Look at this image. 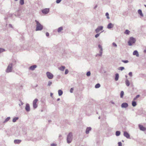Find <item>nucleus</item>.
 Returning a JSON list of instances; mask_svg holds the SVG:
<instances>
[{"mask_svg": "<svg viewBox=\"0 0 146 146\" xmlns=\"http://www.w3.org/2000/svg\"><path fill=\"white\" fill-rule=\"evenodd\" d=\"M36 23V31H41L43 29V26L38 21L36 20H35Z\"/></svg>", "mask_w": 146, "mask_h": 146, "instance_id": "f257e3e1", "label": "nucleus"}, {"mask_svg": "<svg viewBox=\"0 0 146 146\" xmlns=\"http://www.w3.org/2000/svg\"><path fill=\"white\" fill-rule=\"evenodd\" d=\"M72 134L71 132L69 133L67 135V141L68 143H71L72 140Z\"/></svg>", "mask_w": 146, "mask_h": 146, "instance_id": "f03ea898", "label": "nucleus"}, {"mask_svg": "<svg viewBox=\"0 0 146 146\" xmlns=\"http://www.w3.org/2000/svg\"><path fill=\"white\" fill-rule=\"evenodd\" d=\"M136 40L135 38L133 37H131L129 38V41L128 42V43L129 46H131L133 43L135 42Z\"/></svg>", "mask_w": 146, "mask_h": 146, "instance_id": "7ed1b4c3", "label": "nucleus"}, {"mask_svg": "<svg viewBox=\"0 0 146 146\" xmlns=\"http://www.w3.org/2000/svg\"><path fill=\"white\" fill-rule=\"evenodd\" d=\"M12 63H11L9 64L7 67V69L6 70V72L7 73H9L11 72L12 70Z\"/></svg>", "mask_w": 146, "mask_h": 146, "instance_id": "20e7f679", "label": "nucleus"}, {"mask_svg": "<svg viewBox=\"0 0 146 146\" xmlns=\"http://www.w3.org/2000/svg\"><path fill=\"white\" fill-rule=\"evenodd\" d=\"M47 78L50 79H52L53 78V75L50 72H47L46 73Z\"/></svg>", "mask_w": 146, "mask_h": 146, "instance_id": "39448f33", "label": "nucleus"}, {"mask_svg": "<svg viewBox=\"0 0 146 146\" xmlns=\"http://www.w3.org/2000/svg\"><path fill=\"white\" fill-rule=\"evenodd\" d=\"M38 101L37 99L36 98L33 102V106L34 109L36 108L37 107V105L36 103Z\"/></svg>", "mask_w": 146, "mask_h": 146, "instance_id": "423d86ee", "label": "nucleus"}, {"mask_svg": "<svg viewBox=\"0 0 146 146\" xmlns=\"http://www.w3.org/2000/svg\"><path fill=\"white\" fill-rule=\"evenodd\" d=\"M98 47L99 48H100V50L99 51L100 54H97V55L100 56H102V54L103 49H102V46L100 44H99L98 45Z\"/></svg>", "mask_w": 146, "mask_h": 146, "instance_id": "0eeeda50", "label": "nucleus"}, {"mask_svg": "<svg viewBox=\"0 0 146 146\" xmlns=\"http://www.w3.org/2000/svg\"><path fill=\"white\" fill-rule=\"evenodd\" d=\"M103 27L102 26L98 27L95 30V31L96 33H98L100 31L103 30Z\"/></svg>", "mask_w": 146, "mask_h": 146, "instance_id": "6e6552de", "label": "nucleus"}, {"mask_svg": "<svg viewBox=\"0 0 146 146\" xmlns=\"http://www.w3.org/2000/svg\"><path fill=\"white\" fill-rule=\"evenodd\" d=\"M123 135L127 139H130V135L126 131H124L123 132Z\"/></svg>", "mask_w": 146, "mask_h": 146, "instance_id": "1a4fd4ad", "label": "nucleus"}, {"mask_svg": "<svg viewBox=\"0 0 146 146\" xmlns=\"http://www.w3.org/2000/svg\"><path fill=\"white\" fill-rule=\"evenodd\" d=\"M49 8H46L42 10V12L43 13L46 14L49 12Z\"/></svg>", "mask_w": 146, "mask_h": 146, "instance_id": "9d476101", "label": "nucleus"}, {"mask_svg": "<svg viewBox=\"0 0 146 146\" xmlns=\"http://www.w3.org/2000/svg\"><path fill=\"white\" fill-rule=\"evenodd\" d=\"M139 127L140 129L143 131H145L146 130V128L142 125H139Z\"/></svg>", "mask_w": 146, "mask_h": 146, "instance_id": "9b49d317", "label": "nucleus"}, {"mask_svg": "<svg viewBox=\"0 0 146 146\" xmlns=\"http://www.w3.org/2000/svg\"><path fill=\"white\" fill-rule=\"evenodd\" d=\"M25 109L26 111L28 112L30 110V106L29 104H27L25 107Z\"/></svg>", "mask_w": 146, "mask_h": 146, "instance_id": "f8f14e48", "label": "nucleus"}, {"mask_svg": "<svg viewBox=\"0 0 146 146\" xmlns=\"http://www.w3.org/2000/svg\"><path fill=\"white\" fill-rule=\"evenodd\" d=\"M128 106V104L127 103H123L121 105V107L122 108H126Z\"/></svg>", "mask_w": 146, "mask_h": 146, "instance_id": "ddd939ff", "label": "nucleus"}, {"mask_svg": "<svg viewBox=\"0 0 146 146\" xmlns=\"http://www.w3.org/2000/svg\"><path fill=\"white\" fill-rule=\"evenodd\" d=\"M92 130V128L91 127H87L86 129V134H88L89 133V131Z\"/></svg>", "mask_w": 146, "mask_h": 146, "instance_id": "4468645a", "label": "nucleus"}, {"mask_svg": "<svg viewBox=\"0 0 146 146\" xmlns=\"http://www.w3.org/2000/svg\"><path fill=\"white\" fill-rule=\"evenodd\" d=\"M114 25L111 23H109L107 26V28L108 29H111L113 27Z\"/></svg>", "mask_w": 146, "mask_h": 146, "instance_id": "2eb2a0df", "label": "nucleus"}, {"mask_svg": "<svg viewBox=\"0 0 146 146\" xmlns=\"http://www.w3.org/2000/svg\"><path fill=\"white\" fill-rule=\"evenodd\" d=\"M21 140L19 139H15L14 140V142L15 144H19L21 143Z\"/></svg>", "mask_w": 146, "mask_h": 146, "instance_id": "dca6fc26", "label": "nucleus"}, {"mask_svg": "<svg viewBox=\"0 0 146 146\" xmlns=\"http://www.w3.org/2000/svg\"><path fill=\"white\" fill-rule=\"evenodd\" d=\"M133 54L134 55H136L137 57H139V54L138 52L136 50L134 51L133 52Z\"/></svg>", "mask_w": 146, "mask_h": 146, "instance_id": "f3484780", "label": "nucleus"}, {"mask_svg": "<svg viewBox=\"0 0 146 146\" xmlns=\"http://www.w3.org/2000/svg\"><path fill=\"white\" fill-rule=\"evenodd\" d=\"M36 66H37L36 65L32 66L29 67V69L32 70H33L36 67Z\"/></svg>", "mask_w": 146, "mask_h": 146, "instance_id": "a211bd4d", "label": "nucleus"}, {"mask_svg": "<svg viewBox=\"0 0 146 146\" xmlns=\"http://www.w3.org/2000/svg\"><path fill=\"white\" fill-rule=\"evenodd\" d=\"M138 13L141 17H143V14L142 13V11L141 9H139L138 10Z\"/></svg>", "mask_w": 146, "mask_h": 146, "instance_id": "6ab92c4d", "label": "nucleus"}, {"mask_svg": "<svg viewBox=\"0 0 146 146\" xmlns=\"http://www.w3.org/2000/svg\"><path fill=\"white\" fill-rule=\"evenodd\" d=\"M65 68V67L64 66H62L58 68V69L61 71H64Z\"/></svg>", "mask_w": 146, "mask_h": 146, "instance_id": "aec40b11", "label": "nucleus"}, {"mask_svg": "<svg viewBox=\"0 0 146 146\" xmlns=\"http://www.w3.org/2000/svg\"><path fill=\"white\" fill-rule=\"evenodd\" d=\"M119 78V75L118 73H116L115 74V80L117 81L118 80Z\"/></svg>", "mask_w": 146, "mask_h": 146, "instance_id": "412c9836", "label": "nucleus"}, {"mask_svg": "<svg viewBox=\"0 0 146 146\" xmlns=\"http://www.w3.org/2000/svg\"><path fill=\"white\" fill-rule=\"evenodd\" d=\"M125 84L127 86H129L130 85V82L129 81L127 80L126 79L125 81Z\"/></svg>", "mask_w": 146, "mask_h": 146, "instance_id": "4be33fe9", "label": "nucleus"}, {"mask_svg": "<svg viewBox=\"0 0 146 146\" xmlns=\"http://www.w3.org/2000/svg\"><path fill=\"white\" fill-rule=\"evenodd\" d=\"M10 119V117H9L7 118L3 121V123H5L8 121Z\"/></svg>", "mask_w": 146, "mask_h": 146, "instance_id": "5701e85b", "label": "nucleus"}, {"mask_svg": "<svg viewBox=\"0 0 146 146\" xmlns=\"http://www.w3.org/2000/svg\"><path fill=\"white\" fill-rule=\"evenodd\" d=\"M58 95L59 96H61L63 92L62 90H58Z\"/></svg>", "mask_w": 146, "mask_h": 146, "instance_id": "b1692460", "label": "nucleus"}, {"mask_svg": "<svg viewBox=\"0 0 146 146\" xmlns=\"http://www.w3.org/2000/svg\"><path fill=\"white\" fill-rule=\"evenodd\" d=\"M121 133V132L119 131H117L115 132V135L116 136H119Z\"/></svg>", "mask_w": 146, "mask_h": 146, "instance_id": "393cba45", "label": "nucleus"}, {"mask_svg": "<svg viewBox=\"0 0 146 146\" xmlns=\"http://www.w3.org/2000/svg\"><path fill=\"white\" fill-rule=\"evenodd\" d=\"M62 30L63 28L62 27H61L58 28L57 31L58 33H60Z\"/></svg>", "mask_w": 146, "mask_h": 146, "instance_id": "a878e982", "label": "nucleus"}, {"mask_svg": "<svg viewBox=\"0 0 146 146\" xmlns=\"http://www.w3.org/2000/svg\"><path fill=\"white\" fill-rule=\"evenodd\" d=\"M132 105L133 107L137 105L136 102L135 101H133L132 102Z\"/></svg>", "mask_w": 146, "mask_h": 146, "instance_id": "bb28decb", "label": "nucleus"}, {"mask_svg": "<svg viewBox=\"0 0 146 146\" xmlns=\"http://www.w3.org/2000/svg\"><path fill=\"white\" fill-rule=\"evenodd\" d=\"M19 119L18 117H15V118H14L13 119L12 121L13 122H15L16 121L18 120Z\"/></svg>", "mask_w": 146, "mask_h": 146, "instance_id": "cd10ccee", "label": "nucleus"}, {"mask_svg": "<svg viewBox=\"0 0 146 146\" xmlns=\"http://www.w3.org/2000/svg\"><path fill=\"white\" fill-rule=\"evenodd\" d=\"M124 93L123 91H121L120 93V97L121 98H123Z\"/></svg>", "mask_w": 146, "mask_h": 146, "instance_id": "c85d7f7f", "label": "nucleus"}, {"mask_svg": "<svg viewBox=\"0 0 146 146\" xmlns=\"http://www.w3.org/2000/svg\"><path fill=\"white\" fill-rule=\"evenodd\" d=\"M100 85L98 83L95 86V88H98L100 87Z\"/></svg>", "mask_w": 146, "mask_h": 146, "instance_id": "c756f323", "label": "nucleus"}, {"mask_svg": "<svg viewBox=\"0 0 146 146\" xmlns=\"http://www.w3.org/2000/svg\"><path fill=\"white\" fill-rule=\"evenodd\" d=\"M19 3L21 5H23L24 4V0H20Z\"/></svg>", "mask_w": 146, "mask_h": 146, "instance_id": "7c9ffc66", "label": "nucleus"}, {"mask_svg": "<svg viewBox=\"0 0 146 146\" xmlns=\"http://www.w3.org/2000/svg\"><path fill=\"white\" fill-rule=\"evenodd\" d=\"M130 33V31L128 30H125V31L124 32L125 34L127 35L129 34V33Z\"/></svg>", "mask_w": 146, "mask_h": 146, "instance_id": "2f4dec72", "label": "nucleus"}, {"mask_svg": "<svg viewBox=\"0 0 146 146\" xmlns=\"http://www.w3.org/2000/svg\"><path fill=\"white\" fill-rule=\"evenodd\" d=\"M106 16L107 18L108 19H110V17H109V14L108 13H106Z\"/></svg>", "mask_w": 146, "mask_h": 146, "instance_id": "473e14b6", "label": "nucleus"}, {"mask_svg": "<svg viewBox=\"0 0 146 146\" xmlns=\"http://www.w3.org/2000/svg\"><path fill=\"white\" fill-rule=\"evenodd\" d=\"M52 84V82L50 81H49L48 82V83L47 85L48 86H50Z\"/></svg>", "mask_w": 146, "mask_h": 146, "instance_id": "72a5a7b5", "label": "nucleus"}, {"mask_svg": "<svg viewBox=\"0 0 146 146\" xmlns=\"http://www.w3.org/2000/svg\"><path fill=\"white\" fill-rule=\"evenodd\" d=\"M91 74V73L90 71H88L86 73V75L88 76H89Z\"/></svg>", "mask_w": 146, "mask_h": 146, "instance_id": "f704fd0d", "label": "nucleus"}, {"mask_svg": "<svg viewBox=\"0 0 146 146\" xmlns=\"http://www.w3.org/2000/svg\"><path fill=\"white\" fill-rule=\"evenodd\" d=\"M5 51V50L2 48H0V53Z\"/></svg>", "mask_w": 146, "mask_h": 146, "instance_id": "c9c22d12", "label": "nucleus"}, {"mask_svg": "<svg viewBox=\"0 0 146 146\" xmlns=\"http://www.w3.org/2000/svg\"><path fill=\"white\" fill-rule=\"evenodd\" d=\"M121 61L125 63H127L129 62V61L128 60H122Z\"/></svg>", "mask_w": 146, "mask_h": 146, "instance_id": "e433bc0d", "label": "nucleus"}, {"mask_svg": "<svg viewBox=\"0 0 146 146\" xmlns=\"http://www.w3.org/2000/svg\"><path fill=\"white\" fill-rule=\"evenodd\" d=\"M140 96L139 95H137L135 97L134 99H133V100H136V99H137V98H138Z\"/></svg>", "mask_w": 146, "mask_h": 146, "instance_id": "4c0bfd02", "label": "nucleus"}, {"mask_svg": "<svg viewBox=\"0 0 146 146\" xmlns=\"http://www.w3.org/2000/svg\"><path fill=\"white\" fill-rule=\"evenodd\" d=\"M124 69V68L123 67H120L119 68V70L122 71Z\"/></svg>", "mask_w": 146, "mask_h": 146, "instance_id": "58836bf2", "label": "nucleus"}, {"mask_svg": "<svg viewBox=\"0 0 146 146\" xmlns=\"http://www.w3.org/2000/svg\"><path fill=\"white\" fill-rule=\"evenodd\" d=\"M68 69H66L65 70V74H68Z\"/></svg>", "mask_w": 146, "mask_h": 146, "instance_id": "ea45409f", "label": "nucleus"}, {"mask_svg": "<svg viewBox=\"0 0 146 146\" xmlns=\"http://www.w3.org/2000/svg\"><path fill=\"white\" fill-rule=\"evenodd\" d=\"M100 33H98L97 34H96L95 35V37L96 38H97L98 36H99L100 34Z\"/></svg>", "mask_w": 146, "mask_h": 146, "instance_id": "a19ab883", "label": "nucleus"}, {"mask_svg": "<svg viewBox=\"0 0 146 146\" xmlns=\"http://www.w3.org/2000/svg\"><path fill=\"white\" fill-rule=\"evenodd\" d=\"M74 90V88H71L70 90V92L71 93H72Z\"/></svg>", "mask_w": 146, "mask_h": 146, "instance_id": "79ce46f5", "label": "nucleus"}, {"mask_svg": "<svg viewBox=\"0 0 146 146\" xmlns=\"http://www.w3.org/2000/svg\"><path fill=\"white\" fill-rule=\"evenodd\" d=\"M129 75L130 77H132V72H130L129 73Z\"/></svg>", "mask_w": 146, "mask_h": 146, "instance_id": "37998d69", "label": "nucleus"}, {"mask_svg": "<svg viewBox=\"0 0 146 146\" xmlns=\"http://www.w3.org/2000/svg\"><path fill=\"white\" fill-rule=\"evenodd\" d=\"M118 146H122V143L121 142H119L118 143Z\"/></svg>", "mask_w": 146, "mask_h": 146, "instance_id": "c03bdc74", "label": "nucleus"}, {"mask_svg": "<svg viewBox=\"0 0 146 146\" xmlns=\"http://www.w3.org/2000/svg\"><path fill=\"white\" fill-rule=\"evenodd\" d=\"M112 44H113V45L114 46H115V47L117 46V45L115 42H113L112 43Z\"/></svg>", "mask_w": 146, "mask_h": 146, "instance_id": "a18cd8bd", "label": "nucleus"}, {"mask_svg": "<svg viewBox=\"0 0 146 146\" xmlns=\"http://www.w3.org/2000/svg\"><path fill=\"white\" fill-rule=\"evenodd\" d=\"M20 102H21V104H19V105L20 106H21V105H22L23 104V102H22L21 101H20Z\"/></svg>", "mask_w": 146, "mask_h": 146, "instance_id": "49530a36", "label": "nucleus"}, {"mask_svg": "<svg viewBox=\"0 0 146 146\" xmlns=\"http://www.w3.org/2000/svg\"><path fill=\"white\" fill-rule=\"evenodd\" d=\"M61 0H56V3H59L61 2Z\"/></svg>", "mask_w": 146, "mask_h": 146, "instance_id": "de8ad7c7", "label": "nucleus"}, {"mask_svg": "<svg viewBox=\"0 0 146 146\" xmlns=\"http://www.w3.org/2000/svg\"><path fill=\"white\" fill-rule=\"evenodd\" d=\"M51 146H56V145L55 144L52 143L51 145Z\"/></svg>", "mask_w": 146, "mask_h": 146, "instance_id": "09e8293b", "label": "nucleus"}, {"mask_svg": "<svg viewBox=\"0 0 146 146\" xmlns=\"http://www.w3.org/2000/svg\"><path fill=\"white\" fill-rule=\"evenodd\" d=\"M46 35L47 36H49V33L48 32L46 33Z\"/></svg>", "mask_w": 146, "mask_h": 146, "instance_id": "8fccbe9b", "label": "nucleus"}, {"mask_svg": "<svg viewBox=\"0 0 146 146\" xmlns=\"http://www.w3.org/2000/svg\"><path fill=\"white\" fill-rule=\"evenodd\" d=\"M9 26L10 27H11V28H13V27L12 25L11 24H9Z\"/></svg>", "mask_w": 146, "mask_h": 146, "instance_id": "3c124183", "label": "nucleus"}, {"mask_svg": "<svg viewBox=\"0 0 146 146\" xmlns=\"http://www.w3.org/2000/svg\"><path fill=\"white\" fill-rule=\"evenodd\" d=\"M52 95H53V94L52 93H50V96H51V97H52Z\"/></svg>", "mask_w": 146, "mask_h": 146, "instance_id": "603ef678", "label": "nucleus"}, {"mask_svg": "<svg viewBox=\"0 0 146 146\" xmlns=\"http://www.w3.org/2000/svg\"><path fill=\"white\" fill-rule=\"evenodd\" d=\"M62 137V135L61 134H60L59 135V137L60 138Z\"/></svg>", "mask_w": 146, "mask_h": 146, "instance_id": "864d4df0", "label": "nucleus"}, {"mask_svg": "<svg viewBox=\"0 0 146 146\" xmlns=\"http://www.w3.org/2000/svg\"><path fill=\"white\" fill-rule=\"evenodd\" d=\"M97 7V5H96L95 7H94V9H96Z\"/></svg>", "mask_w": 146, "mask_h": 146, "instance_id": "5fc2aeb1", "label": "nucleus"}, {"mask_svg": "<svg viewBox=\"0 0 146 146\" xmlns=\"http://www.w3.org/2000/svg\"><path fill=\"white\" fill-rule=\"evenodd\" d=\"M60 100V98H58L57 99V101H59Z\"/></svg>", "mask_w": 146, "mask_h": 146, "instance_id": "6e6d98bb", "label": "nucleus"}, {"mask_svg": "<svg viewBox=\"0 0 146 146\" xmlns=\"http://www.w3.org/2000/svg\"><path fill=\"white\" fill-rule=\"evenodd\" d=\"M144 52H145L146 53V48H145V50H144Z\"/></svg>", "mask_w": 146, "mask_h": 146, "instance_id": "4d7b16f0", "label": "nucleus"}, {"mask_svg": "<svg viewBox=\"0 0 146 146\" xmlns=\"http://www.w3.org/2000/svg\"><path fill=\"white\" fill-rule=\"evenodd\" d=\"M111 103L112 104H114V103L113 102H112V101H111Z\"/></svg>", "mask_w": 146, "mask_h": 146, "instance_id": "13d9d810", "label": "nucleus"}, {"mask_svg": "<svg viewBox=\"0 0 146 146\" xmlns=\"http://www.w3.org/2000/svg\"><path fill=\"white\" fill-rule=\"evenodd\" d=\"M51 121V120H48V121L49 122H50Z\"/></svg>", "mask_w": 146, "mask_h": 146, "instance_id": "bf43d9fd", "label": "nucleus"}, {"mask_svg": "<svg viewBox=\"0 0 146 146\" xmlns=\"http://www.w3.org/2000/svg\"><path fill=\"white\" fill-rule=\"evenodd\" d=\"M144 6H145V7L146 8V5H144Z\"/></svg>", "mask_w": 146, "mask_h": 146, "instance_id": "052dcab7", "label": "nucleus"}, {"mask_svg": "<svg viewBox=\"0 0 146 146\" xmlns=\"http://www.w3.org/2000/svg\"><path fill=\"white\" fill-rule=\"evenodd\" d=\"M125 77H126V78H127V75H125Z\"/></svg>", "mask_w": 146, "mask_h": 146, "instance_id": "680f3d73", "label": "nucleus"}, {"mask_svg": "<svg viewBox=\"0 0 146 146\" xmlns=\"http://www.w3.org/2000/svg\"><path fill=\"white\" fill-rule=\"evenodd\" d=\"M98 119H100V117L99 116V117H98Z\"/></svg>", "mask_w": 146, "mask_h": 146, "instance_id": "e2e57ef3", "label": "nucleus"}, {"mask_svg": "<svg viewBox=\"0 0 146 146\" xmlns=\"http://www.w3.org/2000/svg\"><path fill=\"white\" fill-rule=\"evenodd\" d=\"M15 1H17L18 0H14Z\"/></svg>", "mask_w": 146, "mask_h": 146, "instance_id": "0e129e2a", "label": "nucleus"}]
</instances>
